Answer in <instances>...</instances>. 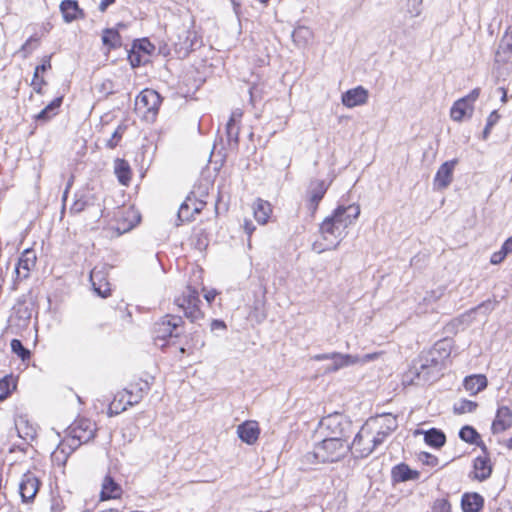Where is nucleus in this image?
<instances>
[{
	"mask_svg": "<svg viewBox=\"0 0 512 512\" xmlns=\"http://www.w3.org/2000/svg\"><path fill=\"white\" fill-rule=\"evenodd\" d=\"M216 295H217V290H206V293L204 294V298L210 304L215 299Z\"/></svg>",
	"mask_w": 512,
	"mask_h": 512,
	"instance_id": "obj_58",
	"label": "nucleus"
},
{
	"mask_svg": "<svg viewBox=\"0 0 512 512\" xmlns=\"http://www.w3.org/2000/svg\"><path fill=\"white\" fill-rule=\"evenodd\" d=\"M480 447L483 452V455H479L474 459L473 468L474 479H477L478 481L482 482L487 480L491 476L493 467L486 446L482 444Z\"/></svg>",
	"mask_w": 512,
	"mask_h": 512,
	"instance_id": "obj_16",
	"label": "nucleus"
},
{
	"mask_svg": "<svg viewBox=\"0 0 512 512\" xmlns=\"http://www.w3.org/2000/svg\"><path fill=\"white\" fill-rule=\"evenodd\" d=\"M419 477V471L411 469L406 463L397 464L391 470V479L393 483L417 480Z\"/></svg>",
	"mask_w": 512,
	"mask_h": 512,
	"instance_id": "obj_22",
	"label": "nucleus"
},
{
	"mask_svg": "<svg viewBox=\"0 0 512 512\" xmlns=\"http://www.w3.org/2000/svg\"><path fill=\"white\" fill-rule=\"evenodd\" d=\"M281 165H283L285 168H289L291 165V157H283Z\"/></svg>",
	"mask_w": 512,
	"mask_h": 512,
	"instance_id": "obj_64",
	"label": "nucleus"
},
{
	"mask_svg": "<svg viewBox=\"0 0 512 512\" xmlns=\"http://www.w3.org/2000/svg\"><path fill=\"white\" fill-rule=\"evenodd\" d=\"M36 254L33 249H25L18 259L15 267L17 278L26 279L29 276L30 271L36 265Z\"/></svg>",
	"mask_w": 512,
	"mask_h": 512,
	"instance_id": "obj_18",
	"label": "nucleus"
},
{
	"mask_svg": "<svg viewBox=\"0 0 512 512\" xmlns=\"http://www.w3.org/2000/svg\"><path fill=\"white\" fill-rule=\"evenodd\" d=\"M86 201L83 199H77L70 207V212L74 214H78L82 212L86 207Z\"/></svg>",
	"mask_w": 512,
	"mask_h": 512,
	"instance_id": "obj_48",
	"label": "nucleus"
},
{
	"mask_svg": "<svg viewBox=\"0 0 512 512\" xmlns=\"http://www.w3.org/2000/svg\"><path fill=\"white\" fill-rule=\"evenodd\" d=\"M478 404L474 401L463 399L454 405V412L456 414H465L475 411Z\"/></svg>",
	"mask_w": 512,
	"mask_h": 512,
	"instance_id": "obj_41",
	"label": "nucleus"
},
{
	"mask_svg": "<svg viewBox=\"0 0 512 512\" xmlns=\"http://www.w3.org/2000/svg\"><path fill=\"white\" fill-rule=\"evenodd\" d=\"M160 104L161 97L158 92L153 89H144L136 98L135 108L148 118L149 115L152 117L156 115Z\"/></svg>",
	"mask_w": 512,
	"mask_h": 512,
	"instance_id": "obj_9",
	"label": "nucleus"
},
{
	"mask_svg": "<svg viewBox=\"0 0 512 512\" xmlns=\"http://www.w3.org/2000/svg\"><path fill=\"white\" fill-rule=\"evenodd\" d=\"M495 304H496L495 301L492 302L491 300H488V301L483 302L482 304H480L476 309L478 311H483V312L491 311V310L494 309Z\"/></svg>",
	"mask_w": 512,
	"mask_h": 512,
	"instance_id": "obj_53",
	"label": "nucleus"
},
{
	"mask_svg": "<svg viewBox=\"0 0 512 512\" xmlns=\"http://www.w3.org/2000/svg\"><path fill=\"white\" fill-rule=\"evenodd\" d=\"M370 424H364L359 432L355 435L353 442L350 444L352 454L355 458L368 457L379 445L380 438L370 429Z\"/></svg>",
	"mask_w": 512,
	"mask_h": 512,
	"instance_id": "obj_6",
	"label": "nucleus"
},
{
	"mask_svg": "<svg viewBox=\"0 0 512 512\" xmlns=\"http://www.w3.org/2000/svg\"><path fill=\"white\" fill-rule=\"evenodd\" d=\"M122 494V488L110 475H106L101 484V500L116 499Z\"/></svg>",
	"mask_w": 512,
	"mask_h": 512,
	"instance_id": "obj_24",
	"label": "nucleus"
},
{
	"mask_svg": "<svg viewBox=\"0 0 512 512\" xmlns=\"http://www.w3.org/2000/svg\"><path fill=\"white\" fill-rule=\"evenodd\" d=\"M426 444L434 448L442 447L446 442V436L443 431L437 428H431L424 434Z\"/></svg>",
	"mask_w": 512,
	"mask_h": 512,
	"instance_id": "obj_33",
	"label": "nucleus"
},
{
	"mask_svg": "<svg viewBox=\"0 0 512 512\" xmlns=\"http://www.w3.org/2000/svg\"><path fill=\"white\" fill-rule=\"evenodd\" d=\"M508 255V252L504 250V247L502 246L501 249L497 252H494L491 256L490 262L494 265L500 264L505 257Z\"/></svg>",
	"mask_w": 512,
	"mask_h": 512,
	"instance_id": "obj_47",
	"label": "nucleus"
},
{
	"mask_svg": "<svg viewBox=\"0 0 512 512\" xmlns=\"http://www.w3.org/2000/svg\"><path fill=\"white\" fill-rule=\"evenodd\" d=\"M243 227H244V230H245L246 234L248 235V238H250L252 233H253V231L255 230L254 224L252 223L251 220H247L246 219L244 221Z\"/></svg>",
	"mask_w": 512,
	"mask_h": 512,
	"instance_id": "obj_56",
	"label": "nucleus"
},
{
	"mask_svg": "<svg viewBox=\"0 0 512 512\" xmlns=\"http://www.w3.org/2000/svg\"><path fill=\"white\" fill-rule=\"evenodd\" d=\"M237 434L243 442L252 445L258 440L260 429L257 422L246 421L238 426Z\"/></svg>",
	"mask_w": 512,
	"mask_h": 512,
	"instance_id": "obj_23",
	"label": "nucleus"
},
{
	"mask_svg": "<svg viewBox=\"0 0 512 512\" xmlns=\"http://www.w3.org/2000/svg\"><path fill=\"white\" fill-rule=\"evenodd\" d=\"M96 431V424L90 419H76L66 430L67 438L53 452V460L64 464L72 451L95 437Z\"/></svg>",
	"mask_w": 512,
	"mask_h": 512,
	"instance_id": "obj_2",
	"label": "nucleus"
},
{
	"mask_svg": "<svg viewBox=\"0 0 512 512\" xmlns=\"http://www.w3.org/2000/svg\"><path fill=\"white\" fill-rule=\"evenodd\" d=\"M102 42L109 48H115L120 45V35L115 29H105L102 35Z\"/></svg>",
	"mask_w": 512,
	"mask_h": 512,
	"instance_id": "obj_37",
	"label": "nucleus"
},
{
	"mask_svg": "<svg viewBox=\"0 0 512 512\" xmlns=\"http://www.w3.org/2000/svg\"><path fill=\"white\" fill-rule=\"evenodd\" d=\"M40 480L30 471L23 474L19 483V493L23 502L32 501L40 487Z\"/></svg>",
	"mask_w": 512,
	"mask_h": 512,
	"instance_id": "obj_15",
	"label": "nucleus"
},
{
	"mask_svg": "<svg viewBox=\"0 0 512 512\" xmlns=\"http://www.w3.org/2000/svg\"><path fill=\"white\" fill-rule=\"evenodd\" d=\"M360 215V206L351 204L339 205L333 213L320 224L319 233L322 241L313 243V250L321 253L335 249L347 235V229L353 225Z\"/></svg>",
	"mask_w": 512,
	"mask_h": 512,
	"instance_id": "obj_1",
	"label": "nucleus"
},
{
	"mask_svg": "<svg viewBox=\"0 0 512 512\" xmlns=\"http://www.w3.org/2000/svg\"><path fill=\"white\" fill-rule=\"evenodd\" d=\"M423 0H408L405 17L415 18L421 14Z\"/></svg>",
	"mask_w": 512,
	"mask_h": 512,
	"instance_id": "obj_42",
	"label": "nucleus"
},
{
	"mask_svg": "<svg viewBox=\"0 0 512 512\" xmlns=\"http://www.w3.org/2000/svg\"><path fill=\"white\" fill-rule=\"evenodd\" d=\"M441 372L442 368L437 366V361L433 362L423 351L412 361L403 376V382L409 385H425L437 380L442 375Z\"/></svg>",
	"mask_w": 512,
	"mask_h": 512,
	"instance_id": "obj_4",
	"label": "nucleus"
},
{
	"mask_svg": "<svg viewBox=\"0 0 512 512\" xmlns=\"http://www.w3.org/2000/svg\"><path fill=\"white\" fill-rule=\"evenodd\" d=\"M365 423L371 425L370 429L377 438H380L381 444L398 427L397 417L390 413L370 418Z\"/></svg>",
	"mask_w": 512,
	"mask_h": 512,
	"instance_id": "obj_8",
	"label": "nucleus"
},
{
	"mask_svg": "<svg viewBox=\"0 0 512 512\" xmlns=\"http://www.w3.org/2000/svg\"><path fill=\"white\" fill-rule=\"evenodd\" d=\"M369 97L368 90L363 86H357L355 88L347 90L342 94V103L348 108L361 106L367 103Z\"/></svg>",
	"mask_w": 512,
	"mask_h": 512,
	"instance_id": "obj_17",
	"label": "nucleus"
},
{
	"mask_svg": "<svg viewBox=\"0 0 512 512\" xmlns=\"http://www.w3.org/2000/svg\"><path fill=\"white\" fill-rule=\"evenodd\" d=\"M112 290H93L95 296L106 299L111 296Z\"/></svg>",
	"mask_w": 512,
	"mask_h": 512,
	"instance_id": "obj_60",
	"label": "nucleus"
},
{
	"mask_svg": "<svg viewBox=\"0 0 512 512\" xmlns=\"http://www.w3.org/2000/svg\"><path fill=\"white\" fill-rule=\"evenodd\" d=\"M487 385V378L482 374L467 376L463 381L464 388L470 392L471 395H476L477 393L481 392L487 387Z\"/></svg>",
	"mask_w": 512,
	"mask_h": 512,
	"instance_id": "obj_27",
	"label": "nucleus"
},
{
	"mask_svg": "<svg viewBox=\"0 0 512 512\" xmlns=\"http://www.w3.org/2000/svg\"><path fill=\"white\" fill-rule=\"evenodd\" d=\"M183 323L181 316L167 314L155 323V337L162 340H165L168 337H178L180 335L179 328Z\"/></svg>",
	"mask_w": 512,
	"mask_h": 512,
	"instance_id": "obj_10",
	"label": "nucleus"
},
{
	"mask_svg": "<svg viewBox=\"0 0 512 512\" xmlns=\"http://www.w3.org/2000/svg\"><path fill=\"white\" fill-rule=\"evenodd\" d=\"M63 501L59 497H53L51 500V512H62L63 511Z\"/></svg>",
	"mask_w": 512,
	"mask_h": 512,
	"instance_id": "obj_51",
	"label": "nucleus"
},
{
	"mask_svg": "<svg viewBox=\"0 0 512 512\" xmlns=\"http://www.w3.org/2000/svg\"><path fill=\"white\" fill-rule=\"evenodd\" d=\"M242 111L240 109H235L232 111L230 118L226 124V134L229 142H234L238 144L239 137V122L242 118Z\"/></svg>",
	"mask_w": 512,
	"mask_h": 512,
	"instance_id": "obj_26",
	"label": "nucleus"
},
{
	"mask_svg": "<svg viewBox=\"0 0 512 512\" xmlns=\"http://www.w3.org/2000/svg\"><path fill=\"white\" fill-rule=\"evenodd\" d=\"M60 11L66 22L76 20L81 14V9L75 0H63L60 4Z\"/></svg>",
	"mask_w": 512,
	"mask_h": 512,
	"instance_id": "obj_30",
	"label": "nucleus"
},
{
	"mask_svg": "<svg viewBox=\"0 0 512 512\" xmlns=\"http://www.w3.org/2000/svg\"><path fill=\"white\" fill-rule=\"evenodd\" d=\"M190 202H192V199L187 197L186 201L181 204L178 210V219L181 222L191 221L193 219L194 213Z\"/></svg>",
	"mask_w": 512,
	"mask_h": 512,
	"instance_id": "obj_40",
	"label": "nucleus"
},
{
	"mask_svg": "<svg viewBox=\"0 0 512 512\" xmlns=\"http://www.w3.org/2000/svg\"><path fill=\"white\" fill-rule=\"evenodd\" d=\"M504 247V250L508 252V254L512 253V236L509 237L502 245Z\"/></svg>",
	"mask_w": 512,
	"mask_h": 512,
	"instance_id": "obj_62",
	"label": "nucleus"
},
{
	"mask_svg": "<svg viewBox=\"0 0 512 512\" xmlns=\"http://www.w3.org/2000/svg\"><path fill=\"white\" fill-rule=\"evenodd\" d=\"M137 45L134 44L132 50L129 52L128 60L132 67H139L142 63H145L148 61V58H146L144 55L140 53V51L136 50Z\"/></svg>",
	"mask_w": 512,
	"mask_h": 512,
	"instance_id": "obj_43",
	"label": "nucleus"
},
{
	"mask_svg": "<svg viewBox=\"0 0 512 512\" xmlns=\"http://www.w3.org/2000/svg\"><path fill=\"white\" fill-rule=\"evenodd\" d=\"M15 426L19 437L22 439L29 441L35 438L36 428L26 418L19 417L15 422Z\"/></svg>",
	"mask_w": 512,
	"mask_h": 512,
	"instance_id": "obj_31",
	"label": "nucleus"
},
{
	"mask_svg": "<svg viewBox=\"0 0 512 512\" xmlns=\"http://www.w3.org/2000/svg\"><path fill=\"white\" fill-rule=\"evenodd\" d=\"M201 303L198 290H187L181 296L175 297L174 304L184 313V316L191 322L203 318L199 308Z\"/></svg>",
	"mask_w": 512,
	"mask_h": 512,
	"instance_id": "obj_7",
	"label": "nucleus"
},
{
	"mask_svg": "<svg viewBox=\"0 0 512 512\" xmlns=\"http://www.w3.org/2000/svg\"><path fill=\"white\" fill-rule=\"evenodd\" d=\"M63 101V97H56L52 100L44 109H42L37 115H35V120L37 122H47L52 117L57 115L58 109L60 108Z\"/></svg>",
	"mask_w": 512,
	"mask_h": 512,
	"instance_id": "obj_29",
	"label": "nucleus"
},
{
	"mask_svg": "<svg viewBox=\"0 0 512 512\" xmlns=\"http://www.w3.org/2000/svg\"><path fill=\"white\" fill-rule=\"evenodd\" d=\"M479 94H480V90L478 88H476V89L472 90L471 93L468 96H466L465 98H467V102L472 105V103L479 97Z\"/></svg>",
	"mask_w": 512,
	"mask_h": 512,
	"instance_id": "obj_57",
	"label": "nucleus"
},
{
	"mask_svg": "<svg viewBox=\"0 0 512 512\" xmlns=\"http://www.w3.org/2000/svg\"><path fill=\"white\" fill-rule=\"evenodd\" d=\"M115 2V0H101L99 4V10L101 12H105L107 8L112 5Z\"/></svg>",
	"mask_w": 512,
	"mask_h": 512,
	"instance_id": "obj_61",
	"label": "nucleus"
},
{
	"mask_svg": "<svg viewBox=\"0 0 512 512\" xmlns=\"http://www.w3.org/2000/svg\"><path fill=\"white\" fill-rule=\"evenodd\" d=\"M153 49H154L153 45L147 40H145V41H143V43L137 45V48H136V50L140 51V53L143 52L144 56L146 58H148V56L150 55V53Z\"/></svg>",
	"mask_w": 512,
	"mask_h": 512,
	"instance_id": "obj_49",
	"label": "nucleus"
},
{
	"mask_svg": "<svg viewBox=\"0 0 512 512\" xmlns=\"http://www.w3.org/2000/svg\"><path fill=\"white\" fill-rule=\"evenodd\" d=\"M499 118L500 115L496 110L490 113V115L487 118L486 126L483 130L482 138L484 140H486L489 137L492 127L498 122Z\"/></svg>",
	"mask_w": 512,
	"mask_h": 512,
	"instance_id": "obj_45",
	"label": "nucleus"
},
{
	"mask_svg": "<svg viewBox=\"0 0 512 512\" xmlns=\"http://www.w3.org/2000/svg\"><path fill=\"white\" fill-rule=\"evenodd\" d=\"M211 331H225L227 329V325L223 320L214 319L210 324Z\"/></svg>",
	"mask_w": 512,
	"mask_h": 512,
	"instance_id": "obj_50",
	"label": "nucleus"
},
{
	"mask_svg": "<svg viewBox=\"0 0 512 512\" xmlns=\"http://www.w3.org/2000/svg\"><path fill=\"white\" fill-rule=\"evenodd\" d=\"M16 387L17 382L12 375H6L0 379V401L9 397Z\"/></svg>",
	"mask_w": 512,
	"mask_h": 512,
	"instance_id": "obj_35",
	"label": "nucleus"
},
{
	"mask_svg": "<svg viewBox=\"0 0 512 512\" xmlns=\"http://www.w3.org/2000/svg\"><path fill=\"white\" fill-rule=\"evenodd\" d=\"M51 68L50 57H44L42 63L36 66L35 70L39 73H44Z\"/></svg>",
	"mask_w": 512,
	"mask_h": 512,
	"instance_id": "obj_52",
	"label": "nucleus"
},
{
	"mask_svg": "<svg viewBox=\"0 0 512 512\" xmlns=\"http://www.w3.org/2000/svg\"><path fill=\"white\" fill-rule=\"evenodd\" d=\"M463 512H480L484 506V498L479 493H465L461 499Z\"/></svg>",
	"mask_w": 512,
	"mask_h": 512,
	"instance_id": "obj_25",
	"label": "nucleus"
},
{
	"mask_svg": "<svg viewBox=\"0 0 512 512\" xmlns=\"http://www.w3.org/2000/svg\"><path fill=\"white\" fill-rule=\"evenodd\" d=\"M250 93V101L253 103L257 98V87L253 86L249 90Z\"/></svg>",
	"mask_w": 512,
	"mask_h": 512,
	"instance_id": "obj_63",
	"label": "nucleus"
},
{
	"mask_svg": "<svg viewBox=\"0 0 512 512\" xmlns=\"http://www.w3.org/2000/svg\"><path fill=\"white\" fill-rule=\"evenodd\" d=\"M459 437L462 441L475 444L480 439L479 433L472 426H464L459 431Z\"/></svg>",
	"mask_w": 512,
	"mask_h": 512,
	"instance_id": "obj_38",
	"label": "nucleus"
},
{
	"mask_svg": "<svg viewBox=\"0 0 512 512\" xmlns=\"http://www.w3.org/2000/svg\"><path fill=\"white\" fill-rule=\"evenodd\" d=\"M46 82L43 78H41L39 81H35V79H32V87L35 92L41 94L42 93V86L45 85Z\"/></svg>",
	"mask_w": 512,
	"mask_h": 512,
	"instance_id": "obj_55",
	"label": "nucleus"
},
{
	"mask_svg": "<svg viewBox=\"0 0 512 512\" xmlns=\"http://www.w3.org/2000/svg\"><path fill=\"white\" fill-rule=\"evenodd\" d=\"M424 456L426 458L425 463L427 465H432V466L437 465V463H438L437 457H435V456H433L431 454H428V453H425Z\"/></svg>",
	"mask_w": 512,
	"mask_h": 512,
	"instance_id": "obj_59",
	"label": "nucleus"
},
{
	"mask_svg": "<svg viewBox=\"0 0 512 512\" xmlns=\"http://www.w3.org/2000/svg\"><path fill=\"white\" fill-rule=\"evenodd\" d=\"M495 67L498 77L505 79L512 72V44L501 39L495 53Z\"/></svg>",
	"mask_w": 512,
	"mask_h": 512,
	"instance_id": "obj_11",
	"label": "nucleus"
},
{
	"mask_svg": "<svg viewBox=\"0 0 512 512\" xmlns=\"http://www.w3.org/2000/svg\"><path fill=\"white\" fill-rule=\"evenodd\" d=\"M351 450L347 439L338 436H326L315 444L313 451L305 454L307 462L335 463L342 460Z\"/></svg>",
	"mask_w": 512,
	"mask_h": 512,
	"instance_id": "obj_3",
	"label": "nucleus"
},
{
	"mask_svg": "<svg viewBox=\"0 0 512 512\" xmlns=\"http://www.w3.org/2000/svg\"><path fill=\"white\" fill-rule=\"evenodd\" d=\"M11 350L14 354H16L22 361L29 360L31 357V352L29 349L24 347L21 340L19 339H12L11 343Z\"/></svg>",
	"mask_w": 512,
	"mask_h": 512,
	"instance_id": "obj_39",
	"label": "nucleus"
},
{
	"mask_svg": "<svg viewBox=\"0 0 512 512\" xmlns=\"http://www.w3.org/2000/svg\"><path fill=\"white\" fill-rule=\"evenodd\" d=\"M312 31L305 26H299L292 33L293 41L298 46H305L312 39Z\"/></svg>",
	"mask_w": 512,
	"mask_h": 512,
	"instance_id": "obj_36",
	"label": "nucleus"
},
{
	"mask_svg": "<svg viewBox=\"0 0 512 512\" xmlns=\"http://www.w3.org/2000/svg\"><path fill=\"white\" fill-rule=\"evenodd\" d=\"M381 355L382 352L367 353L362 356L333 352L317 354L312 359L315 361L332 360V363L325 367V372L330 373L355 364H366L379 358Z\"/></svg>",
	"mask_w": 512,
	"mask_h": 512,
	"instance_id": "obj_5",
	"label": "nucleus"
},
{
	"mask_svg": "<svg viewBox=\"0 0 512 512\" xmlns=\"http://www.w3.org/2000/svg\"><path fill=\"white\" fill-rule=\"evenodd\" d=\"M457 163V159H452L450 161L444 162L438 168L434 178V185L438 189H445L450 185L453 179V171Z\"/></svg>",
	"mask_w": 512,
	"mask_h": 512,
	"instance_id": "obj_19",
	"label": "nucleus"
},
{
	"mask_svg": "<svg viewBox=\"0 0 512 512\" xmlns=\"http://www.w3.org/2000/svg\"><path fill=\"white\" fill-rule=\"evenodd\" d=\"M329 187V183L325 180H311L306 191L307 208L311 215H314L318 209L319 203L323 199Z\"/></svg>",
	"mask_w": 512,
	"mask_h": 512,
	"instance_id": "obj_13",
	"label": "nucleus"
},
{
	"mask_svg": "<svg viewBox=\"0 0 512 512\" xmlns=\"http://www.w3.org/2000/svg\"><path fill=\"white\" fill-rule=\"evenodd\" d=\"M254 217L259 224H266L272 212L271 205L264 200L258 199L253 207Z\"/></svg>",
	"mask_w": 512,
	"mask_h": 512,
	"instance_id": "obj_32",
	"label": "nucleus"
},
{
	"mask_svg": "<svg viewBox=\"0 0 512 512\" xmlns=\"http://www.w3.org/2000/svg\"><path fill=\"white\" fill-rule=\"evenodd\" d=\"M320 426L328 430L326 436H338L347 439V430L351 427V422L346 420L342 414L334 413L324 417Z\"/></svg>",
	"mask_w": 512,
	"mask_h": 512,
	"instance_id": "obj_12",
	"label": "nucleus"
},
{
	"mask_svg": "<svg viewBox=\"0 0 512 512\" xmlns=\"http://www.w3.org/2000/svg\"><path fill=\"white\" fill-rule=\"evenodd\" d=\"M433 512H451V505L447 499H437L433 504Z\"/></svg>",
	"mask_w": 512,
	"mask_h": 512,
	"instance_id": "obj_46",
	"label": "nucleus"
},
{
	"mask_svg": "<svg viewBox=\"0 0 512 512\" xmlns=\"http://www.w3.org/2000/svg\"><path fill=\"white\" fill-rule=\"evenodd\" d=\"M114 170L119 182L127 185L131 178V169L128 162L124 159H116Z\"/></svg>",
	"mask_w": 512,
	"mask_h": 512,
	"instance_id": "obj_34",
	"label": "nucleus"
},
{
	"mask_svg": "<svg viewBox=\"0 0 512 512\" xmlns=\"http://www.w3.org/2000/svg\"><path fill=\"white\" fill-rule=\"evenodd\" d=\"M150 390V383L147 380L140 379L136 383H131L125 392L128 395L127 404L133 406L139 403L143 396Z\"/></svg>",
	"mask_w": 512,
	"mask_h": 512,
	"instance_id": "obj_21",
	"label": "nucleus"
},
{
	"mask_svg": "<svg viewBox=\"0 0 512 512\" xmlns=\"http://www.w3.org/2000/svg\"><path fill=\"white\" fill-rule=\"evenodd\" d=\"M451 351L452 340L445 338L437 341L431 349L424 351V353L427 357L433 359V362L437 361V366L443 370L445 368L446 361L450 357Z\"/></svg>",
	"mask_w": 512,
	"mask_h": 512,
	"instance_id": "obj_14",
	"label": "nucleus"
},
{
	"mask_svg": "<svg viewBox=\"0 0 512 512\" xmlns=\"http://www.w3.org/2000/svg\"><path fill=\"white\" fill-rule=\"evenodd\" d=\"M511 426L512 411L507 406L499 407L491 426L493 434L502 433L509 429Z\"/></svg>",
	"mask_w": 512,
	"mask_h": 512,
	"instance_id": "obj_20",
	"label": "nucleus"
},
{
	"mask_svg": "<svg viewBox=\"0 0 512 512\" xmlns=\"http://www.w3.org/2000/svg\"><path fill=\"white\" fill-rule=\"evenodd\" d=\"M126 127L123 125H119L116 130L112 133L111 137L107 140L106 146L110 149H114L119 141L121 140Z\"/></svg>",
	"mask_w": 512,
	"mask_h": 512,
	"instance_id": "obj_44",
	"label": "nucleus"
},
{
	"mask_svg": "<svg viewBox=\"0 0 512 512\" xmlns=\"http://www.w3.org/2000/svg\"><path fill=\"white\" fill-rule=\"evenodd\" d=\"M472 111L473 106L467 102V98H461L453 104L450 116L454 121L461 122L467 114L471 115Z\"/></svg>",
	"mask_w": 512,
	"mask_h": 512,
	"instance_id": "obj_28",
	"label": "nucleus"
},
{
	"mask_svg": "<svg viewBox=\"0 0 512 512\" xmlns=\"http://www.w3.org/2000/svg\"><path fill=\"white\" fill-rule=\"evenodd\" d=\"M190 204L192 206V210H193L194 214L200 213L202 211L203 207L205 206V202L198 201V200H192V202H190Z\"/></svg>",
	"mask_w": 512,
	"mask_h": 512,
	"instance_id": "obj_54",
	"label": "nucleus"
}]
</instances>
